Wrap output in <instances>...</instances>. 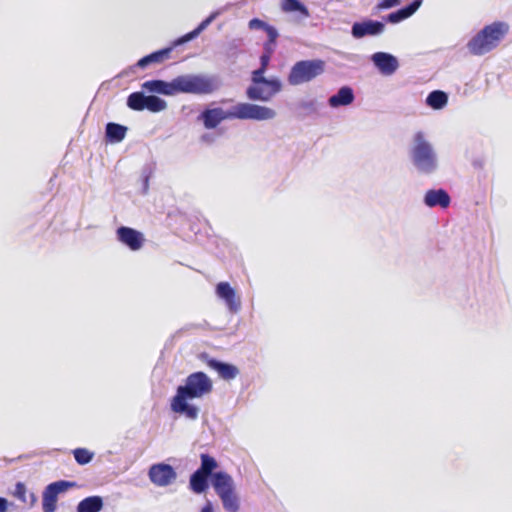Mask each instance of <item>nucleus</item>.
Listing matches in <instances>:
<instances>
[{"mask_svg":"<svg viewBox=\"0 0 512 512\" xmlns=\"http://www.w3.org/2000/svg\"><path fill=\"white\" fill-rule=\"evenodd\" d=\"M216 77L202 74L180 75L167 82L160 79L148 80L142 83L143 91L173 96L180 93L207 95L219 88Z\"/></svg>","mask_w":512,"mask_h":512,"instance_id":"obj_1","label":"nucleus"},{"mask_svg":"<svg viewBox=\"0 0 512 512\" xmlns=\"http://www.w3.org/2000/svg\"><path fill=\"white\" fill-rule=\"evenodd\" d=\"M275 117L276 111L270 107L238 102L227 110L221 107L207 108L201 112L198 119L203 122L206 129H214L224 120L266 121Z\"/></svg>","mask_w":512,"mask_h":512,"instance_id":"obj_2","label":"nucleus"},{"mask_svg":"<svg viewBox=\"0 0 512 512\" xmlns=\"http://www.w3.org/2000/svg\"><path fill=\"white\" fill-rule=\"evenodd\" d=\"M213 390L212 380L204 372H194L187 376L185 384L177 388L175 396L171 399L170 407L175 413L195 420L199 409L189 404L188 400L202 398Z\"/></svg>","mask_w":512,"mask_h":512,"instance_id":"obj_3","label":"nucleus"},{"mask_svg":"<svg viewBox=\"0 0 512 512\" xmlns=\"http://www.w3.org/2000/svg\"><path fill=\"white\" fill-rule=\"evenodd\" d=\"M200 458L201 466L198 470L212 477V486L221 499L224 509L228 512H238L240 501L232 477L222 471L212 474L218 467L217 461L212 456L201 454Z\"/></svg>","mask_w":512,"mask_h":512,"instance_id":"obj_4","label":"nucleus"},{"mask_svg":"<svg viewBox=\"0 0 512 512\" xmlns=\"http://www.w3.org/2000/svg\"><path fill=\"white\" fill-rule=\"evenodd\" d=\"M409 159L419 173L432 174L437 170V153L423 131H417L413 135L409 147Z\"/></svg>","mask_w":512,"mask_h":512,"instance_id":"obj_5","label":"nucleus"},{"mask_svg":"<svg viewBox=\"0 0 512 512\" xmlns=\"http://www.w3.org/2000/svg\"><path fill=\"white\" fill-rule=\"evenodd\" d=\"M508 32V25L503 22H494L485 26L467 43L469 52L481 56L493 50Z\"/></svg>","mask_w":512,"mask_h":512,"instance_id":"obj_6","label":"nucleus"},{"mask_svg":"<svg viewBox=\"0 0 512 512\" xmlns=\"http://www.w3.org/2000/svg\"><path fill=\"white\" fill-rule=\"evenodd\" d=\"M325 62L321 59L297 61L290 69L287 81L292 86L308 83L325 72Z\"/></svg>","mask_w":512,"mask_h":512,"instance_id":"obj_7","label":"nucleus"},{"mask_svg":"<svg viewBox=\"0 0 512 512\" xmlns=\"http://www.w3.org/2000/svg\"><path fill=\"white\" fill-rule=\"evenodd\" d=\"M282 89L278 78H270L268 82L250 85L246 89V96L251 101H270Z\"/></svg>","mask_w":512,"mask_h":512,"instance_id":"obj_8","label":"nucleus"},{"mask_svg":"<svg viewBox=\"0 0 512 512\" xmlns=\"http://www.w3.org/2000/svg\"><path fill=\"white\" fill-rule=\"evenodd\" d=\"M74 486L75 483L64 480L56 481L49 484L45 488L42 496L43 512H55L58 495Z\"/></svg>","mask_w":512,"mask_h":512,"instance_id":"obj_9","label":"nucleus"},{"mask_svg":"<svg viewBox=\"0 0 512 512\" xmlns=\"http://www.w3.org/2000/svg\"><path fill=\"white\" fill-rule=\"evenodd\" d=\"M148 476L154 485L165 487L176 480L177 473L171 465L166 463H157L153 464L149 468Z\"/></svg>","mask_w":512,"mask_h":512,"instance_id":"obj_10","label":"nucleus"},{"mask_svg":"<svg viewBox=\"0 0 512 512\" xmlns=\"http://www.w3.org/2000/svg\"><path fill=\"white\" fill-rule=\"evenodd\" d=\"M175 47L176 46H173V43H172L171 46H169V47L160 49L158 51L152 52V53L142 57L141 59H139L137 61V63L135 65L130 66L128 69L124 70L122 75L128 76L130 73L135 74L137 68L145 69L151 64L162 63L164 60L169 58L172 50Z\"/></svg>","mask_w":512,"mask_h":512,"instance_id":"obj_11","label":"nucleus"},{"mask_svg":"<svg viewBox=\"0 0 512 512\" xmlns=\"http://www.w3.org/2000/svg\"><path fill=\"white\" fill-rule=\"evenodd\" d=\"M385 24L381 21L367 19L360 22L353 23L351 27V34L356 39H361L366 36H377L384 32Z\"/></svg>","mask_w":512,"mask_h":512,"instance_id":"obj_12","label":"nucleus"},{"mask_svg":"<svg viewBox=\"0 0 512 512\" xmlns=\"http://www.w3.org/2000/svg\"><path fill=\"white\" fill-rule=\"evenodd\" d=\"M371 61L384 76L393 75L399 68L397 57L387 52H376L372 54Z\"/></svg>","mask_w":512,"mask_h":512,"instance_id":"obj_13","label":"nucleus"},{"mask_svg":"<svg viewBox=\"0 0 512 512\" xmlns=\"http://www.w3.org/2000/svg\"><path fill=\"white\" fill-rule=\"evenodd\" d=\"M117 236L120 242L127 245L131 250H139L144 242L143 235L130 227L122 226L117 230Z\"/></svg>","mask_w":512,"mask_h":512,"instance_id":"obj_14","label":"nucleus"},{"mask_svg":"<svg viewBox=\"0 0 512 512\" xmlns=\"http://www.w3.org/2000/svg\"><path fill=\"white\" fill-rule=\"evenodd\" d=\"M201 358L205 361L208 367L217 371L219 376L224 380L234 379L239 374L238 368L232 364L223 363L216 359L209 358L206 354H203Z\"/></svg>","mask_w":512,"mask_h":512,"instance_id":"obj_15","label":"nucleus"},{"mask_svg":"<svg viewBox=\"0 0 512 512\" xmlns=\"http://www.w3.org/2000/svg\"><path fill=\"white\" fill-rule=\"evenodd\" d=\"M216 294L223 299L230 310L236 311L240 307V299L236 296L235 290L228 282H220L216 286Z\"/></svg>","mask_w":512,"mask_h":512,"instance_id":"obj_16","label":"nucleus"},{"mask_svg":"<svg viewBox=\"0 0 512 512\" xmlns=\"http://www.w3.org/2000/svg\"><path fill=\"white\" fill-rule=\"evenodd\" d=\"M355 100V94L350 86H342L334 95L328 99V104L331 108H339L348 106Z\"/></svg>","mask_w":512,"mask_h":512,"instance_id":"obj_17","label":"nucleus"},{"mask_svg":"<svg viewBox=\"0 0 512 512\" xmlns=\"http://www.w3.org/2000/svg\"><path fill=\"white\" fill-rule=\"evenodd\" d=\"M422 0H413L405 7L394 11L384 17V20L388 23L397 24L409 17H411L421 6Z\"/></svg>","mask_w":512,"mask_h":512,"instance_id":"obj_18","label":"nucleus"},{"mask_svg":"<svg viewBox=\"0 0 512 512\" xmlns=\"http://www.w3.org/2000/svg\"><path fill=\"white\" fill-rule=\"evenodd\" d=\"M219 15V11L211 13L194 30L174 40L173 46H180L197 38Z\"/></svg>","mask_w":512,"mask_h":512,"instance_id":"obj_19","label":"nucleus"},{"mask_svg":"<svg viewBox=\"0 0 512 512\" xmlns=\"http://www.w3.org/2000/svg\"><path fill=\"white\" fill-rule=\"evenodd\" d=\"M219 15V11L211 13L194 30L174 40L173 46H180L197 38Z\"/></svg>","mask_w":512,"mask_h":512,"instance_id":"obj_20","label":"nucleus"},{"mask_svg":"<svg viewBox=\"0 0 512 512\" xmlns=\"http://www.w3.org/2000/svg\"><path fill=\"white\" fill-rule=\"evenodd\" d=\"M127 133V127L118 123L109 122L105 127V138L108 143L121 142Z\"/></svg>","mask_w":512,"mask_h":512,"instance_id":"obj_21","label":"nucleus"},{"mask_svg":"<svg viewBox=\"0 0 512 512\" xmlns=\"http://www.w3.org/2000/svg\"><path fill=\"white\" fill-rule=\"evenodd\" d=\"M425 103L434 110L443 109L448 103V94L442 90H434L427 95Z\"/></svg>","mask_w":512,"mask_h":512,"instance_id":"obj_22","label":"nucleus"},{"mask_svg":"<svg viewBox=\"0 0 512 512\" xmlns=\"http://www.w3.org/2000/svg\"><path fill=\"white\" fill-rule=\"evenodd\" d=\"M209 475L198 469L190 477V488L193 492L201 494L208 488Z\"/></svg>","mask_w":512,"mask_h":512,"instance_id":"obj_23","label":"nucleus"},{"mask_svg":"<svg viewBox=\"0 0 512 512\" xmlns=\"http://www.w3.org/2000/svg\"><path fill=\"white\" fill-rule=\"evenodd\" d=\"M103 507L102 498L90 496L84 498L77 506V512H99Z\"/></svg>","mask_w":512,"mask_h":512,"instance_id":"obj_24","label":"nucleus"},{"mask_svg":"<svg viewBox=\"0 0 512 512\" xmlns=\"http://www.w3.org/2000/svg\"><path fill=\"white\" fill-rule=\"evenodd\" d=\"M144 105L146 110L153 113L163 111L167 107L166 101L156 95H146Z\"/></svg>","mask_w":512,"mask_h":512,"instance_id":"obj_25","label":"nucleus"},{"mask_svg":"<svg viewBox=\"0 0 512 512\" xmlns=\"http://www.w3.org/2000/svg\"><path fill=\"white\" fill-rule=\"evenodd\" d=\"M424 203L429 207L441 206L446 208L450 204L449 194H425Z\"/></svg>","mask_w":512,"mask_h":512,"instance_id":"obj_26","label":"nucleus"},{"mask_svg":"<svg viewBox=\"0 0 512 512\" xmlns=\"http://www.w3.org/2000/svg\"><path fill=\"white\" fill-rule=\"evenodd\" d=\"M145 96L144 91L131 93L127 98V106L134 111L145 110Z\"/></svg>","mask_w":512,"mask_h":512,"instance_id":"obj_27","label":"nucleus"},{"mask_svg":"<svg viewBox=\"0 0 512 512\" xmlns=\"http://www.w3.org/2000/svg\"><path fill=\"white\" fill-rule=\"evenodd\" d=\"M281 6L285 12H299L305 17L309 16L307 7L299 0H282Z\"/></svg>","mask_w":512,"mask_h":512,"instance_id":"obj_28","label":"nucleus"},{"mask_svg":"<svg viewBox=\"0 0 512 512\" xmlns=\"http://www.w3.org/2000/svg\"><path fill=\"white\" fill-rule=\"evenodd\" d=\"M75 461L79 465H85L88 464L94 456V453L89 451L86 448H76L72 451Z\"/></svg>","mask_w":512,"mask_h":512,"instance_id":"obj_29","label":"nucleus"},{"mask_svg":"<svg viewBox=\"0 0 512 512\" xmlns=\"http://www.w3.org/2000/svg\"><path fill=\"white\" fill-rule=\"evenodd\" d=\"M401 4V0H381L374 8L373 14H377L382 10L397 7Z\"/></svg>","mask_w":512,"mask_h":512,"instance_id":"obj_30","label":"nucleus"},{"mask_svg":"<svg viewBox=\"0 0 512 512\" xmlns=\"http://www.w3.org/2000/svg\"><path fill=\"white\" fill-rule=\"evenodd\" d=\"M153 170H154V167L152 164H146L142 168V184H143L144 191L148 190V187H149L148 182H149L151 175L153 174Z\"/></svg>","mask_w":512,"mask_h":512,"instance_id":"obj_31","label":"nucleus"},{"mask_svg":"<svg viewBox=\"0 0 512 512\" xmlns=\"http://www.w3.org/2000/svg\"><path fill=\"white\" fill-rule=\"evenodd\" d=\"M265 71L266 70L261 68V67H259L258 69L254 70L252 72V77H251L252 84L251 85L261 84V83H264V82H268L269 79L264 77Z\"/></svg>","mask_w":512,"mask_h":512,"instance_id":"obj_32","label":"nucleus"},{"mask_svg":"<svg viewBox=\"0 0 512 512\" xmlns=\"http://www.w3.org/2000/svg\"><path fill=\"white\" fill-rule=\"evenodd\" d=\"M14 496L16 498H18L20 501L24 502V503H27V499H26V495H27V488L25 486L24 483L22 482H18L16 485H15V490H14Z\"/></svg>","mask_w":512,"mask_h":512,"instance_id":"obj_33","label":"nucleus"},{"mask_svg":"<svg viewBox=\"0 0 512 512\" xmlns=\"http://www.w3.org/2000/svg\"><path fill=\"white\" fill-rule=\"evenodd\" d=\"M265 53H263L260 57V67L267 70L268 64L271 59V53L273 51L272 47H269V44L264 45Z\"/></svg>","mask_w":512,"mask_h":512,"instance_id":"obj_34","label":"nucleus"},{"mask_svg":"<svg viewBox=\"0 0 512 512\" xmlns=\"http://www.w3.org/2000/svg\"><path fill=\"white\" fill-rule=\"evenodd\" d=\"M263 31L266 32L268 39H269V41L266 44H269V47H271V45H274L276 43V39L278 37V31L276 30L275 27H273L269 24L266 25V27Z\"/></svg>","mask_w":512,"mask_h":512,"instance_id":"obj_35","label":"nucleus"},{"mask_svg":"<svg viewBox=\"0 0 512 512\" xmlns=\"http://www.w3.org/2000/svg\"><path fill=\"white\" fill-rule=\"evenodd\" d=\"M248 25L251 30H264L267 23L258 18H253L249 21Z\"/></svg>","mask_w":512,"mask_h":512,"instance_id":"obj_36","label":"nucleus"},{"mask_svg":"<svg viewBox=\"0 0 512 512\" xmlns=\"http://www.w3.org/2000/svg\"><path fill=\"white\" fill-rule=\"evenodd\" d=\"M10 503L4 497H0V512H7Z\"/></svg>","mask_w":512,"mask_h":512,"instance_id":"obj_37","label":"nucleus"},{"mask_svg":"<svg viewBox=\"0 0 512 512\" xmlns=\"http://www.w3.org/2000/svg\"><path fill=\"white\" fill-rule=\"evenodd\" d=\"M484 160L482 158H476L473 160L472 165L474 168L482 169L484 167Z\"/></svg>","mask_w":512,"mask_h":512,"instance_id":"obj_38","label":"nucleus"},{"mask_svg":"<svg viewBox=\"0 0 512 512\" xmlns=\"http://www.w3.org/2000/svg\"><path fill=\"white\" fill-rule=\"evenodd\" d=\"M315 106V102L314 101H309V102H305L302 104V107L305 108V109H313Z\"/></svg>","mask_w":512,"mask_h":512,"instance_id":"obj_39","label":"nucleus"},{"mask_svg":"<svg viewBox=\"0 0 512 512\" xmlns=\"http://www.w3.org/2000/svg\"><path fill=\"white\" fill-rule=\"evenodd\" d=\"M201 139L204 142H212L213 141V137L210 134L202 135Z\"/></svg>","mask_w":512,"mask_h":512,"instance_id":"obj_40","label":"nucleus"},{"mask_svg":"<svg viewBox=\"0 0 512 512\" xmlns=\"http://www.w3.org/2000/svg\"><path fill=\"white\" fill-rule=\"evenodd\" d=\"M200 512H213L212 505L210 503H208L207 505H205L202 508V510Z\"/></svg>","mask_w":512,"mask_h":512,"instance_id":"obj_41","label":"nucleus"},{"mask_svg":"<svg viewBox=\"0 0 512 512\" xmlns=\"http://www.w3.org/2000/svg\"><path fill=\"white\" fill-rule=\"evenodd\" d=\"M426 192H439V193H442V192H445V191H444L443 189H437V190H435V189H429V190H427Z\"/></svg>","mask_w":512,"mask_h":512,"instance_id":"obj_42","label":"nucleus"},{"mask_svg":"<svg viewBox=\"0 0 512 512\" xmlns=\"http://www.w3.org/2000/svg\"><path fill=\"white\" fill-rule=\"evenodd\" d=\"M221 102H222V103H228V102H232V100H231V99H224V100H222Z\"/></svg>","mask_w":512,"mask_h":512,"instance_id":"obj_43","label":"nucleus"}]
</instances>
